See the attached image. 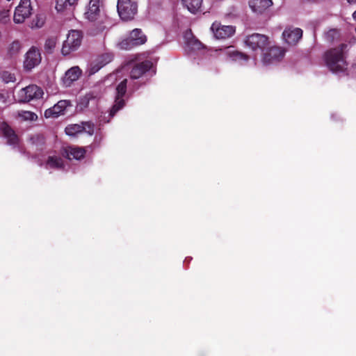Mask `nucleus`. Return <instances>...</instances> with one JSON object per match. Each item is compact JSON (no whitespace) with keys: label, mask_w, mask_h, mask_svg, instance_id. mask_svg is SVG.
Instances as JSON below:
<instances>
[{"label":"nucleus","mask_w":356,"mask_h":356,"mask_svg":"<svg viewBox=\"0 0 356 356\" xmlns=\"http://www.w3.org/2000/svg\"><path fill=\"white\" fill-rule=\"evenodd\" d=\"M347 44H341L336 48L331 49L325 52V60L328 68L334 72H343L347 66L344 57V49Z\"/></svg>","instance_id":"obj_1"},{"label":"nucleus","mask_w":356,"mask_h":356,"mask_svg":"<svg viewBox=\"0 0 356 356\" xmlns=\"http://www.w3.org/2000/svg\"><path fill=\"white\" fill-rule=\"evenodd\" d=\"M84 15L89 21L98 24V31H102L105 29L103 24L106 17L101 12L100 0H90Z\"/></svg>","instance_id":"obj_2"},{"label":"nucleus","mask_w":356,"mask_h":356,"mask_svg":"<svg viewBox=\"0 0 356 356\" xmlns=\"http://www.w3.org/2000/svg\"><path fill=\"white\" fill-rule=\"evenodd\" d=\"M83 38L81 31L78 30L70 31L67 39L64 41L61 52L64 56L76 51L81 45Z\"/></svg>","instance_id":"obj_3"},{"label":"nucleus","mask_w":356,"mask_h":356,"mask_svg":"<svg viewBox=\"0 0 356 356\" xmlns=\"http://www.w3.org/2000/svg\"><path fill=\"white\" fill-rule=\"evenodd\" d=\"M127 79H123L115 88V97L114 104L110 109L109 117L113 118L126 104L124 97L127 93Z\"/></svg>","instance_id":"obj_4"},{"label":"nucleus","mask_w":356,"mask_h":356,"mask_svg":"<svg viewBox=\"0 0 356 356\" xmlns=\"http://www.w3.org/2000/svg\"><path fill=\"white\" fill-rule=\"evenodd\" d=\"M117 9L120 18L129 21L133 19L137 13L138 6L131 0H118Z\"/></svg>","instance_id":"obj_5"},{"label":"nucleus","mask_w":356,"mask_h":356,"mask_svg":"<svg viewBox=\"0 0 356 356\" xmlns=\"http://www.w3.org/2000/svg\"><path fill=\"white\" fill-rule=\"evenodd\" d=\"M147 41V37L141 29H135L131 33L129 38L122 40L119 47L122 49H130L134 47L143 44Z\"/></svg>","instance_id":"obj_6"},{"label":"nucleus","mask_w":356,"mask_h":356,"mask_svg":"<svg viewBox=\"0 0 356 356\" xmlns=\"http://www.w3.org/2000/svg\"><path fill=\"white\" fill-rule=\"evenodd\" d=\"M244 42L245 45L253 51L258 49L264 51L269 44L268 38L266 35L257 33L247 35Z\"/></svg>","instance_id":"obj_7"},{"label":"nucleus","mask_w":356,"mask_h":356,"mask_svg":"<svg viewBox=\"0 0 356 356\" xmlns=\"http://www.w3.org/2000/svg\"><path fill=\"white\" fill-rule=\"evenodd\" d=\"M43 90L36 85H30L21 89L18 92L19 101L29 102L42 97Z\"/></svg>","instance_id":"obj_8"},{"label":"nucleus","mask_w":356,"mask_h":356,"mask_svg":"<svg viewBox=\"0 0 356 356\" xmlns=\"http://www.w3.org/2000/svg\"><path fill=\"white\" fill-rule=\"evenodd\" d=\"M31 0H21L15 8L13 20L16 24L23 23L31 14Z\"/></svg>","instance_id":"obj_9"},{"label":"nucleus","mask_w":356,"mask_h":356,"mask_svg":"<svg viewBox=\"0 0 356 356\" xmlns=\"http://www.w3.org/2000/svg\"><path fill=\"white\" fill-rule=\"evenodd\" d=\"M215 37L218 39H225L232 36L235 33V27L233 26L221 25L220 23L215 22L211 27Z\"/></svg>","instance_id":"obj_10"},{"label":"nucleus","mask_w":356,"mask_h":356,"mask_svg":"<svg viewBox=\"0 0 356 356\" xmlns=\"http://www.w3.org/2000/svg\"><path fill=\"white\" fill-rule=\"evenodd\" d=\"M41 61V55L39 49L32 47L26 54L24 67L26 70H31Z\"/></svg>","instance_id":"obj_11"},{"label":"nucleus","mask_w":356,"mask_h":356,"mask_svg":"<svg viewBox=\"0 0 356 356\" xmlns=\"http://www.w3.org/2000/svg\"><path fill=\"white\" fill-rule=\"evenodd\" d=\"M69 106H72L70 100H60L54 106L44 111V117L46 118H58L60 115H64L65 111Z\"/></svg>","instance_id":"obj_12"},{"label":"nucleus","mask_w":356,"mask_h":356,"mask_svg":"<svg viewBox=\"0 0 356 356\" xmlns=\"http://www.w3.org/2000/svg\"><path fill=\"white\" fill-rule=\"evenodd\" d=\"M284 56V51L278 47L269 48L263 56V62L270 64L280 61Z\"/></svg>","instance_id":"obj_13"},{"label":"nucleus","mask_w":356,"mask_h":356,"mask_svg":"<svg viewBox=\"0 0 356 356\" xmlns=\"http://www.w3.org/2000/svg\"><path fill=\"white\" fill-rule=\"evenodd\" d=\"M153 67V63L150 60H145L134 65L131 72L130 77L132 79H138L150 70Z\"/></svg>","instance_id":"obj_14"},{"label":"nucleus","mask_w":356,"mask_h":356,"mask_svg":"<svg viewBox=\"0 0 356 356\" xmlns=\"http://www.w3.org/2000/svg\"><path fill=\"white\" fill-rule=\"evenodd\" d=\"M283 38L290 45H295L302 37V31L299 28H286L283 33Z\"/></svg>","instance_id":"obj_15"},{"label":"nucleus","mask_w":356,"mask_h":356,"mask_svg":"<svg viewBox=\"0 0 356 356\" xmlns=\"http://www.w3.org/2000/svg\"><path fill=\"white\" fill-rule=\"evenodd\" d=\"M0 131L3 136L7 139V143L10 145H16L19 143V137L14 129L6 122L0 123Z\"/></svg>","instance_id":"obj_16"},{"label":"nucleus","mask_w":356,"mask_h":356,"mask_svg":"<svg viewBox=\"0 0 356 356\" xmlns=\"http://www.w3.org/2000/svg\"><path fill=\"white\" fill-rule=\"evenodd\" d=\"M66 157L70 159L81 160L84 158L86 150L85 147L69 146L65 149Z\"/></svg>","instance_id":"obj_17"},{"label":"nucleus","mask_w":356,"mask_h":356,"mask_svg":"<svg viewBox=\"0 0 356 356\" xmlns=\"http://www.w3.org/2000/svg\"><path fill=\"white\" fill-rule=\"evenodd\" d=\"M250 7L253 12L261 14L273 5L272 0H250Z\"/></svg>","instance_id":"obj_18"},{"label":"nucleus","mask_w":356,"mask_h":356,"mask_svg":"<svg viewBox=\"0 0 356 356\" xmlns=\"http://www.w3.org/2000/svg\"><path fill=\"white\" fill-rule=\"evenodd\" d=\"M104 92V88L102 84H98L93 87V88L89 91L83 97V101L86 102V104L90 101L93 99H98L102 97Z\"/></svg>","instance_id":"obj_19"},{"label":"nucleus","mask_w":356,"mask_h":356,"mask_svg":"<svg viewBox=\"0 0 356 356\" xmlns=\"http://www.w3.org/2000/svg\"><path fill=\"white\" fill-rule=\"evenodd\" d=\"M45 168L47 169L62 170L65 168V164L61 157L49 156L45 163Z\"/></svg>","instance_id":"obj_20"},{"label":"nucleus","mask_w":356,"mask_h":356,"mask_svg":"<svg viewBox=\"0 0 356 356\" xmlns=\"http://www.w3.org/2000/svg\"><path fill=\"white\" fill-rule=\"evenodd\" d=\"M202 0H182L183 5L193 14L201 11Z\"/></svg>","instance_id":"obj_21"},{"label":"nucleus","mask_w":356,"mask_h":356,"mask_svg":"<svg viewBox=\"0 0 356 356\" xmlns=\"http://www.w3.org/2000/svg\"><path fill=\"white\" fill-rule=\"evenodd\" d=\"M227 56L232 60H248L249 57L247 54L236 50L227 49L226 51Z\"/></svg>","instance_id":"obj_22"},{"label":"nucleus","mask_w":356,"mask_h":356,"mask_svg":"<svg viewBox=\"0 0 356 356\" xmlns=\"http://www.w3.org/2000/svg\"><path fill=\"white\" fill-rule=\"evenodd\" d=\"M78 0H56V9L58 12H63L68 7H72L77 3Z\"/></svg>","instance_id":"obj_23"},{"label":"nucleus","mask_w":356,"mask_h":356,"mask_svg":"<svg viewBox=\"0 0 356 356\" xmlns=\"http://www.w3.org/2000/svg\"><path fill=\"white\" fill-rule=\"evenodd\" d=\"M81 74V70L79 67H73L68 70L65 73L67 80L70 82L77 80Z\"/></svg>","instance_id":"obj_24"},{"label":"nucleus","mask_w":356,"mask_h":356,"mask_svg":"<svg viewBox=\"0 0 356 356\" xmlns=\"http://www.w3.org/2000/svg\"><path fill=\"white\" fill-rule=\"evenodd\" d=\"M57 43L56 37H50L47 38L44 43V50L47 54H52Z\"/></svg>","instance_id":"obj_25"},{"label":"nucleus","mask_w":356,"mask_h":356,"mask_svg":"<svg viewBox=\"0 0 356 356\" xmlns=\"http://www.w3.org/2000/svg\"><path fill=\"white\" fill-rule=\"evenodd\" d=\"M81 125L78 124L68 125L65 128V133L69 136H75L76 134L81 133Z\"/></svg>","instance_id":"obj_26"},{"label":"nucleus","mask_w":356,"mask_h":356,"mask_svg":"<svg viewBox=\"0 0 356 356\" xmlns=\"http://www.w3.org/2000/svg\"><path fill=\"white\" fill-rule=\"evenodd\" d=\"M113 59V56L110 54H103L99 56L95 61L98 63L102 67L109 63Z\"/></svg>","instance_id":"obj_27"},{"label":"nucleus","mask_w":356,"mask_h":356,"mask_svg":"<svg viewBox=\"0 0 356 356\" xmlns=\"http://www.w3.org/2000/svg\"><path fill=\"white\" fill-rule=\"evenodd\" d=\"M22 48V44L19 40L13 41L8 47V53L10 55H15L18 54Z\"/></svg>","instance_id":"obj_28"},{"label":"nucleus","mask_w":356,"mask_h":356,"mask_svg":"<svg viewBox=\"0 0 356 356\" xmlns=\"http://www.w3.org/2000/svg\"><path fill=\"white\" fill-rule=\"evenodd\" d=\"M82 132H86L92 136L94 134V124L89 122H82L81 124Z\"/></svg>","instance_id":"obj_29"},{"label":"nucleus","mask_w":356,"mask_h":356,"mask_svg":"<svg viewBox=\"0 0 356 356\" xmlns=\"http://www.w3.org/2000/svg\"><path fill=\"white\" fill-rule=\"evenodd\" d=\"M338 37L339 32L336 29H331L326 33V39L330 42H332L335 38Z\"/></svg>","instance_id":"obj_30"},{"label":"nucleus","mask_w":356,"mask_h":356,"mask_svg":"<svg viewBox=\"0 0 356 356\" xmlns=\"http://www.w3.org/2000/svg\"><path fill=\"white\" fill-rule=\"evenodd\" d=\"M2 79L6 83L15 82V74H11L8 72H3L2 74Z\"/></svg>","instance_id":"obj_31"},{"label":"nucleus","mask_w":356,"mask_h":356,"mask_svg":"<svg viewBox=\"0 0 356 356\" xmlns=\"http://www.w3.org/2000/svg\"><path fill=\"white\" fill-rule=\"evenodd\" d=\"M101 68V65L95 60V62L91 63L90 68L88 69V74L92 75L97 72Z\"/></svg>","instance_id":"obj_32"},{"label":"nucleus","mask_w":356,"mask_h":356,"mask_svg":"<svg viewBox=\"0 0 356 356\" xmlns=\"http://www.w3.org/2000/svg\"><path fill=\"white\" fill-rule=\"evenodd\" d=\"M22 117L26 120H35L37 119V115L33 112L31 111H24Z\"/></svg>","instance_id":"obj_33"},{"label":"nucleus","mask_w":356,"mask_h":356,"mask_svg":"<svg viewBox=\"0 0 356 356\" xmlns=\"http://www.w3.org/2000/svg\"><path fill=\"white\" fill-rule=\"evenodd\" d=\"M10 21L9 13L8 10L0 13V22L6 24Z\"/></svg>","instance_id":"obj_34"},{"label":"nucleus","mask_w":356,"mask_h":356,"mask_svg":"<svg viewBox=\"0 0 356 356\" xmlns=\"http://www.w3.org/2000/svg\"><path fill=\"white\" fill-rule=\"evenodd\" d=\"M188 45L191 46L193 49H200L202 47V44L197 40H194L188 42Z\"/></svg>","instance_id":"obj_35"},{"label":"nucleus","mask_w":356,"mask_h":356,"mask_svg":"<svg viewBox=\"0 0 356 356\" xmlns=\"http://www.w3.org/2000/svg\"><path fill=\"white\" fill-rule=\"evenodd\" d=\"M44 23V19L42 15H38L36 17L35 26L37 27H42Z\"/></svg>","instance_id":"obj_36"},{"label":"nucleus","mask_w":356,"mask_h":356,"mask_svg":"<svg viewBox=\"0 0 356 356\" xmlns=\"http://www.w3.org/2000/svg\"><path fill=\"white\" fill-rule=\"evenodd\" d=\"M347 1L350 4L356 3V0H347Z\"/></svg>","instance_id":"obj_37"},{"label":"nucleus","mask_w":356,"mask_h":356,"mask_svg":"<svg viewBox=\"0 0 356 356\" xmlns=\"http://www.w3.org/2000/svg\"><path fill=\"white\" fill-rule=\"evenodd\" d=\"M353 17L355 19H356V10L353 13Z\"/></svg>","instance_id":"obj_38"}]
</instances>
